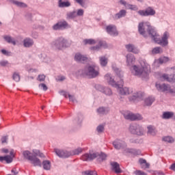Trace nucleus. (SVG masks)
<instances>
[{"label": "nucleus", "mask_w": 175, "mask_h": 175, "mask_svg": "<svg viewBox=\"0 0 175 175\" xmlns=\"http://www.w3.org/2000/svg\"><path fill=\"white\" fill-rule=\"evenodd\" d=\"M138 31L140 35H142L144 38H147L149 35L154 43H157V44H160L163 47L169 44V41L167 40L170 36L169 33L167 31L164 32L163 37L161 38L159 34L151 27V24L149 22L139 23Z\"/></svg>", "instance_id": "obj_1"}, {"label": "nucleus", "mask_w": 175, "mask_h": 175, "mask_svg": "<svg viewBox=\"0 0 175 175\" xmlns=\"http://www.w3.org/2000/svg\"><path fill=\"white\" fill-rule=\"evenodd\" d=\"M112 68L116 73V77H113L111 74H107L105 75V80L109 85H111L115 88H119L120 85H122L124 84V79H122L124 75L122 72L120 71L119 68H117V67L113 66Z\"/></svg>", "instance_id": "obj_2"}, {"label": "nucleus", "mask_w": 175, "mask_h": 175, "mask_svg": "<svg viewBox=\"0 0 175 175\" xmlns=\"http://www.w3.org/2000/svg\"><path fill=\"white\" fill-rule=\"evenodd\" d=\"M131 70L135 76H139V77L146 79V77H148L151 72V67L148 64L142 62L140 65L133 66Z\"/></svg>", "instance_id": "obj_3"}, {"label": "nucleus", "mask_w": 175, "mask_h": 175, "mask_svg": "<svg viewBox=\"0 0 175 175\" xmlns=\"http://www.w3.org/2000/svg\"><path fill=\"white\" fill-rule=\"evenodd\" d=\"M51 46L53 49L63 50V49L70 47V42L64 37H59L51 42Z\"/></svg>", "instance_id": "obj_4"}, {"label": "nucleus", "mask_w": 175, "mask_h": 175, "mask_svg": "<svg viewBox=\"0 0 175 175\" xmlns=\"http://www.w3.org/2000/svg\"><path fill=\"white\" fill-rule=\"evenodd\" d=\"M97 159L98 162L106 161L107 155L105 153L93 152V153H85L81 157L82 161H92L93 159Z\"/></svg>", "instance_id": "obj_5"}, {"label": "nucleus", "mask_w": 175, "mask_h": 175, "mask_svg": "<svg viewBox=\"0 0 175 175\" xmlns=\"http://www.w3.org/2000/svg\"><path fill=\"white\" fill-rule=\"evenodd\" d=\"M170 73L174 75L162 74L159 76V80L161 81H168V83H172V86L175 88V67L170 68L169 69Z\"/></svg>", "instance_id": "obj_6"}, {"label": "nucleus", "mask_w": 175, "mask_h": 175, "mask_svg": "<svg viewBox=\"0 0 175 175\" xmlns=\"http://www.w3.org/2000/svg\"><path fill=\"white\" fill-rule=\"evenodd\" d=\"M129 132L132 133V135H136L137 136H144L146 135L144 127L136 124L130 125Z\"/></svg>", "instance_id": "obj_7"}, {"label": "nucleus", "mask_w": 175, "mask_h": 175, "mask_svg": "<svg viewBox=\"0 0 175 175\" xmlns=\"http://www.w3.org/2000/svg\"><path fill=\"white\" fill-rule=\"evenodd\" d=\"M83 75L88 76L90 79H94L99 76V71L95 68V66H90L83 70Z\"/></svg>", "instance_id": "obj_8"}, {"label": "nucleus", "mask_w": 175, "mask_h": 175, "mask_svg": "<svg viewBox=\"0 0 175 175\" xmlns=\"http://www.w3.org/2000/svg\"><path fill=\"white\" fill-rule=\"evenodd\" d=\"M155 87L159 92H165V94H175V90L168 84L156 83Z\"/></svg>", "instance_id": "obj_9"}, {"label": "nucleus", "mask_w": 175, "mask_h": 175, "mask_svg": "<svg viewBox=\"0 0 175 175\" xmlns=\"http://www.w3.org/2000/svg\"><path fill=\"white\" fill-rule=\"evenodd\" d=\"M139 16H142V17H148L150 16H155L157 12L152 7H148L146 10H141L137 12Z\"/></svg>", "instance_id": "obj_10"}, {"label": "nucleus", "mask_w": 175, "mask_h": 175, "mask_svg": "<svg viewBox=\"0 0 175 175\" xmlns=\"http://www.w3.org/2000/svg\"><path fill=\"white\" fill-rule=\"evenodd\" d=\"M13 158H14V150L12 149L10 151V155L0 156V162L5 161L6 163H12L13 162Z\"/></svg>", "instance_id": "obj_11"}, {"label": "nucleus", "mask_w": 175, "mask_h": 175, "mask_svg": "<svg viewBox=\"0 0 175 175\" xmlns=\"http://www.w3.org/2000/svg\"><path fill=\"white\" fill-rule=\"evenodd\" d=\"M124 118L126 120H130L131 121H140L141 120H143V117H142L140 114H134L132 113H125Z\"/></svg>", "instance_id": "obj_12"}, {"label": "nucleus", "mask_w": 175, "mask_h": 175, "mask_svg": "<svg viewBox=\"0 0 175 175\" xmlns=\"http://www.w3.org/2000/svg\"><path fill=\"white\" fill-rule=\"evenodd\" d=\"M122 85H124V84L120 85L119 88H116L120 96H124V95H130V94H132V92H133V91L131 90L129 88H121L122 87Z\"/></svg>", "instance_id": "obj_13"}, {"label": "nucleus", "mask_w": 175, "mask_h": 175, "mask_svg": "<svg viewBox=\"0 0 175 175\" xmlns=\"http://www.w3.org/2000/svg\"><path fill=\"white\" fill-rule=\"evenodd\" d=\"M113 146L116 150H122L126 148V144L125 142L120 139H116L113 142Z\"/></svg>", "instance_id": "obj_14"}, {"label": "nucleus", "mask_w": 175, "mask_h": 175, "mask_svg": "<svg viewBox=\"0 0 175 175\" xmlns=\"http://www.w3.org/2000/svg\"><path fill=\"white\" fill-rule=\"evenodd\" d=\"M55 152L57 157H59V158H69L71 155L70 152L59 149H55Z\"/></svg>", "instance_id": "obj_15"}, {"label": "nucleus", "mask_w": 175, "mask_h": 175, "mask_svg": "<svg viewBox=\"0 0 175 175\" xmlns=\"http://www.w3.org/2000/svg\"><path fill=\"white\" fill-rule=\"evenodd\" d=\"M106 31L109 35L111 36H117L118 35V31H117V27L115 25H109L107 26Z\"/></svg>", "instance_id": "obj_16"}, {"label": "nucleus", "mask_w": 175, "mask_h": 175, "mask_svg": "<svg viewBox=\"0 0 175 175\" xmlns=\"http://www.w3.org/2000/svg\"><path fill=\"white\" fill-rule=\"evenodd\" d=\"M97 88L100 92H103V94H105V95H107V96H111V95H113V91H111V89L109 88L98 85Z\"/></svg>", "instance_id": "obj_17"}, {"label": "nucleus", "mask_w": 175, "mask_h": 175, "mask_svg": "<svg viewBox=\"0 0 175 175\" xmlns=\"http://www.w3.org/2000/svg\"><path fill=\"white\" fill-rule=\"evenodd\" d=\"M75 60L77 61V62H87L88 61V57L85 55H82L81 53H76L75 55Z\"/></svg>", "instance_id": "obj_18"}, {"label": "nucleus", "mask_w": 175, "mask_h": 175, "mask_svg": "<svg viewBox=\"0 0 175 175\" xmlns=\"http://www.w3.org/2000/svg\"><path fill=\"white\" fill-rule=\"evenodd\" d=\"M125 47L129 53H133L134 54H139L140 53V51L132 44H126Z\"/></svg>", "instance_id": "obj_19"}, {"label": "nucleus", "mask_w": 175, "mask_h": 175, "mask_svg": "<svg viewBox=\"0 0 175 175\" xmlns=\"http://www.w3.org/2000/svg\"><path fill=\"white\" fill-rule=\"evenodd\" d=\"M132 96H131L129 97V100H136V99H137L138 100H139L140 99H142V98H143V93L141 92H131Z\"/></svg>", "instance_id": "obj_20"}, {"label": "nucleus", "mask_w": 175, "mask_h": 175, "mask_svg": "<svg viewBox=\"0 0 175 175\" xmlns=\"http://www.w3.org/2000/svg\"><path fill=\"white\" fill-rule=\"evenodd\" d=\"M136 58L132 53H129L126 55V64L128 66H132L135 64Z\"/></svg>", "instance_id": "obj_21"}, {"label": "nucleus", "mask_w": 175, "mask_h": 175, "mask_svg": "<svg viewBox=\"0 0 175 175\" xmlns=\"http://www.w3.org/2000/svg\"><path fill=\"white\" fill-rule=\"evenodd\" d=\"M147 129V133L150 135V136H156V135L158 133V131H157V129L154 126H148Z\"/></svg>", "instance_id": "obj_22"}, {"label": "nucleus", "mask_w": 175, "mask_h": 175, "mask_svg": "<svg viewBox=\"0 0 175 175\" xmlns=\"http://www.w3.org/2000/svg\"><path fill=\"white\" fill-rule=\"evenodd\" d=\"M30 163L33 165V166H40L42 167V161L40 159L36 157V156H33L32 159L30 160Z\"/></svg>", "instance_id": "obj_23"}, {"label": "nucleus", "mask_w": 175, "mask_h": 175, "mask_svg": "<svg viewBox=\"0 0 175 175\" xmlns=\"http://www.w3.org/2000/svg\"><path fill=\"white\" fill-rule=\"evenodd\" d=\"M23 156L25 159H27V161H31L32 158H33V154H32L29 150H24L23 152Z\"/></svg>", "instance_id": "obj_24"}, {"label": "nucleus", "mask_w": 175, "mask_h": 175, "mask_svg": "<svg viewBox=\"0 0 175 175\" xmlns=\"http://www.w3.org/2000/svg\"><path fill=\"white\" fill-rule=\"evenodd\" d=\"M166 62H169V57H161L154 61V65H157V64L162 65V64H166Z\"/></svg>", "instance_id": "obj_25"}, {"label": "nucleus", "mask_w": 175, "mask_h": 175, "mask_svg": "<svg viewBox=\"0 0 175 175\" xmlns=\"http://www.w3.org/2000/svg\"><path fill=\"white\" fill-rule=\"evenodd\" d=\"M139 163L141 165L142 169H148L150 167V163H147L146 159H139Z\"/></svg>", "instance_id": "obj_26"}, {"label": "nucleus", "mask_w": 175, "mask_h": 175, "mask_svg": "<svg viewBox=\"0 0 175 175\" xmlns=\"http://www.w3.org/2000/svg\"><path fill=\"white\" fill-rule=\"evenodd\" d=\"M111 165L112 166L113 170H114L116 173H121L122 171L120 168V164H118V163L113 162L111 163Z\"/></svg>", "instance_id": "obj_27"}, {"label": "nucleus", "mask_w": 175, "mask_h": 175, "mask_svg": "<svg viewBox=\"0 0 175 175\" xmlns=\"http://www.w3.org/2000/svg\"><path fill=\"white\" fill-rule=\"evenodd\" d=\"M23 46L25 47H31L33 46V40L31 38H26L23 41Z\"/></svg>", "instance_id": "obj_28"}, {"label": "nucleus", "mask_w": 175, "mask_h": 175, "mask_svg": "<svg viewBox=\"0 0 175 175\" xmlns=\"http://www.w3.org/2000/svg\"><path fill=\"white\" fill-rule=\"evenodd\" d=\"M12 3L18 6V8H28V5L25 3L20 2L16 0H11Z\"/></svg>", "instance_id": "obj_29"}, {"label": "nucleus", "mask_w": 175, "mask_h": 175, "mask_svg": "<svg viewBox=\"0 0 175 175\" xmlns=\"http://www.w3.org/2000/svg\"><path fill=\"white\" fill-rule=\"evenodd\" d=\"M60 94H62L64 96H65V98H69L70 102H73V103L77 102L76 98H75L74 96H72L64 91L60 92Z\"/></svg>", "instance_id": "obj_30"}, {"label": "nucleus", "mask_w": 175, "mask_h": 175, "mask_svg": "<svg viewBox=\"0 0 175 175\" xmlns=\"http://www.w3.org/2000/svg\"><path fill=\"white\" fill-rule=\"evenodd\" d=\"M70 2L66 1H63L62 0H59L58 1V6L59 8H69L70 6Z\"/></svg>", "instance_id": "obj_31"}, {"label": "nucleus", "mask_w": 175, "mask_h": 175, "mask_svg": "<svg viewBox=\"0 0 175 175\" xmlns=\"http://www.w3.org/2000/svg\"><path fill=\"white\" fill-rule=\"evenodd\" d=\"M100 64L102 66H107V62H109V59L106 56H100L99 57Z\"/></svg>", "instance_id": "obj_32"}, {"label": "nucleus", "mask_w": 175, "mask_h": 175, "mask_svg": "<svg viewBox=\"0 0 175 175\" xmlns=\"http://www.w3.org/2000/svg\"><path fill=\"white\" fill-rule=\"evenodd\" d=\"M3 39L8 43H11L12 44H13V46H16V40H14V38L10 37V36H4Z\"/></svg>", "instance_id": "obj_33"}, {"label": "nucleus", "mask_w": 175, "mask_h": 175, "mask_svg": "<svg viewBox=\"0 0 175 175\" xmlns=\"http://www.w3.org/2000/svg\"><path fill=\"white\" fill-rule=\"evenodd\" d=\"M174 116V112H170V111H167L164 112L163 113V118L164 120H170V118H172Z\"/></svg>", "instance_id": "obj_34"}, {"label": "nucleus", "mask_w": 175, "mask_h": 175, "mask_svg": "<svg viewBox=\"0 0 175 175\" xmlns=\"http://www.w3.org/2000/svg\"><path fill=\"white\" fill-rule=\"evenodd\" d=\"M126 14V11L124 10H122L118 14H115L114 18L115 20H118V18L125 17Z\"/></svg>", "instance_id": "obj_35"}, {"label": "nucleus", "mask_w": 175, "mask_h": 175, "mask_svg": "<svg viewBox=\"0 0 175 175\" xmlns=\"http://www.w3.org/2000/svg\"><path fill=\"white\" fill-rule=\"evenodd\" d=\"M109 111V108H106L103 107H100L98 109H97V113L98 114H100V115L107 114Z\"/></svg>", "instance_id": "obj_36"}, {"label": "nucleus", "mask_w": 175, "mask_h": 175, "mask_svg": "<svg viewBox=\"0 0 175 175\" xmlns=\"http://www.w3.org/2000/svg\"><path fill=\"white\" fill-rule=\"evenodd\" d=\"M76 17H77L76 15V11L68 12L66 13L67 20H73V18H76Z\"/></svg>", "instance_id": "obj_37"}, {"label": "nucleus", "mask_w": 175, "mask_h": 175, "mask_svg": "<svg viewBox=\"0 0 175 175\" xmlns=\"http://www.w3.org/2000/svg\"><path fill=\"white\" fill-rule=\"evenodd\" d=\"M42 166L44 170H50L51 169V163L49 160H45L42 162Z\"/></svg>", "instance_id": "obj_38"}, {"label": "nucleus", "mask_w": 175, "mask_h": 175, "mask_svg": "<svg viewBox=\"0 0 175 175\" xmlns=\"http://www.w3.org/2000/svg\"><path fill=\"white\" fill-rule=\"evenodd\" d=\"M154 100H155V98L153 97H148L144 100L145 105L146 106H151L154 103Z\"/></svg>", "instance_id": "obj_39"}, {"label": "nucleus", "mask_w": 175, "mask_h": 175, "mask_svg": "<svg viewBox=\"0 0 175 175\" xmlns=\"http://www.w3.org/2000/svg\"><path fill=\"white\" fill-rule=\"evenodd\" d=\"M70 152V157H72V155H79V154H81L83 152V148H78L71 152Z\"/></svg>", "instance_id": "obj_40"}, {"label": "nucleus", "mask_w": 175, "mask_h": 175, "mask_svg": "<svg viewBox=\"0 0 175 175\" xmlns=\"http://www.w3.org/2000/svg\"><path fill=\"white\" fill-rule=\"evenodd\" d=\"M163 50L161 47H154L152 50V54H162Z\"/></svg>", "instance_id": "obj_41"}, {"label": "nucleus", "mask_w": 175, "mask_h": 175, "mask_svg": "<svg viewBox=\"0 0 175 175\" xmlns=\"http://www.w3.org/2000/svg\"><path fill=\"white\" fill-rule=\"evenodd\" d=\"M163 141L167 143H174V138L171 136H165L163 137Z\"/></svg>", "instance_id": "obj_42"}, {"label": "nucleus", "mask_w": 175, "mask_h": 175, "mask_svg": "<svg viewBox=\"0 0 175 175\" xmlns=\"http://www.w3.org/2000/svg\"><path fill=\"white\" fill-rule=\"evenodd\" d=\"M59 24L61 29H65L66 28L69 27V25L67 21H61L59 22Z\"/></svg>", "instance_id": "obj_43"}, {"label": "nucleus", "mask_w": 175, "mask_h": 175, "mask_svg": "<svg viewBox=\"0 0 175 175\" xmlns=\"http://www.w3.org/2000/svg\"><path fill=\"white\" fill-rule=\"evenodd\" d=\"M105 131V126L103 124H100L96 128V131L98 133H103V132Z\"/></svg>", "instance_id": "obj_44"}, {"label": "nucleus", "mask_w": 175, "mask_h": 175, "mask_svg": "<svg viewBox=\"0 0 175 175\" xmlns=\"http://www.w3.org/2000/svg\"><path fill=\"white\" fill-rule=\"evenodd\" d=\"M83 42L85 44H95V43H96L94 39L84 40Z\"/></svg>", "instance_id": "obj_45"}, {"label": "nucleus", "mask_w": 175, "mask_h": 175, "mask_svg": "<svg viewBox=\"0 0 175 175\" xmlns=\"http://www.w3.org/2000/svg\"><path fill=\"white\" fill-rule=\"evenodd\" d=\"M76 16H77H77L81 17V16H84V10L79 9L77 10V12H76Z\"/></svg>", "instance_id": "obj_46"}, {"label": "nucleus", "mask_w": 175, "mask_h": 175, "mask_svg": "<svg viewBox=\"0 0 175 175\" xmlns=\"http://www.w3.org/2000/svg\"><path fill=\"white\" fill-rule=\"evenodd\" d=\"M77 3H79L81 5L82 8H87L85 5V0H75Z\"/></svg>", "instance_id": "obj_47"}, {"label": "nucleus", "mask_w": 175, "mask_h": 175, "mask_svg": "<svg viewBox=\"0 0 175 175\" xmlns=\"http://www.w3.org/2000/svg\"><path fill=\"white\" fill-rule=\"evenodd\" d=\"M126 8L127 9H131V10H137V6L131 4H126Z\"/></svg>", "instance_id": "obj_48"}, {"label": "nucleus", "mask_w": 175, "mask_h": 175, "mask_svg": "<svg viewBox=\"0 0 175 175\" xmlns=\"http://www.w3.org/2000/svg\"><path fill=\"white\" fill-rule=\"evenodd\" d=\"M100 47H103V42L102 41H100L98 42V46H96L92 48V50H99Z\"/></svg>", "instance_id": "obj_49"}, {"label": "nucleus", "mask_w": 175, "mask_h": 175, "mask_svg": "<svg viewBox=\"0 0 175 175\" xmlns=\"http://www.w3.org/2000/svg\"><path fill=\"white\" fill-rule=\"evenodd\" d=\"M38 87L40 90H43V91H47V90H49V88H47V85L44 83H40Z\"/></svg>", "instance_id": "obj_50"}, {"label": "nucleus", "mask_w": 175, "mask_h": 175, "mask_svg": "<svg viewBox=\"0 0 175 175\" xmlns=\"http://www.w3.org/2000/svg\"><path fill=\"white\" fill-rule=\"evenodd\" d=\"M38 81H44L46 80V75H40L38 77Z\"/></svg>", "instance_id": "obj_51"}, {"label": "nucleus", "mask_w": 175, "mask_h": 175, "mask_svg": "<svg viewBox=\"0 0 175 175\" xmlns=\"http://www.w3.org/2000/svg\"><path fill=\"white\" fill-rule=\"evenodd\" d=\"M8 136L1 137V144H8Z\"/></svg>", "instance_id": "obj_52"}, {"label": "nucleus", "mask_w": 175, "mask_h": 175, "mask_svg": "<svg viewBox=\"0 0 175 175\" xmlns=\"http://www.w3.org/2000/svg\"><path fill=\"white\" fill-rule=\"evenodd\" d=\"M53 29H54V31H58V29H61V27L59 26V22L53 26Z\"/></svg>", "instance_id": "obj_53"}, {"label": "nucleus", "mask_w": 175, "mask_h": 175, "mask_svg": "<svg viewBox=\"0 0 175 175\" xmlns=\"http://www.w3.org/2000/svg\"><path fill=\"white\" fill-rule=\"evenodd\" d=\"M85 175H98V174L95 171H85Z\"/></svg>", "instance_id": "obj_54"}, {"label": "nucleus", "mask_w": 175, "mask_h": 175, "mask_svg": "<svg viewBox=\"0 0 175 175\" xmlns=\"http://www.w3.org/2000/svg\"><path fill=\"white\" fill-rule=\"evenodd\" d=\"M13 79L15 81H18L20 80V75H18L17 73H14V75H13Z\"/></svg>", "instance_id": "obj_55"}, {"label": "nucleus", "mask_w": 175, "mask_h": 175, "mask_svg": "<svg viewBox=\"0 0 175 175\" xmlns=\"http://www.w3.org/2000/svg\"><path fill=\"white\" fill-rule=\"evenodd\" d=\"M134 174L135 175H147V174L140 170H136L135 172H134Z\"/></svg>", "instance_id": "obj_56"}, {"label": "nucleus", "mask_w": 175, "mask_h": 175, "mask_svg": "<svg viewBox=\"0 0 175 175\" xmlns=\"http://www.w3.org/2000/svg\"><path fill=\"white\" fill-rule=\"evenodd\" d=\"M129 152H134V154H136V155H140V150H129Z\"/></svg>", "instance_id": "obj_57"}, {"label": "nucleus", "mask_w": 175, "mask_h": 175, "mask_svg": "<svg viewBox=\"0 0 175 175\" xmlns=\"http://www.w3.org/2000/svg\"><path fill=\"white\" fill-rule=\"evenodd\" d=\"M39 152H40L39 150L36 149L33 150V153H32L33 154V157H38V155H39Z\"/></svg>", "instance_id": "obj_58"}, {"label": "nucleus", "mask_w": 175, "mask_h": 175, "mask_svg": "<svg viewBox=\"0 0 175 175\" xmlns=\"http://www.w3.org/2000/svg\"><path fill=\"white\" fill-rule=\"evenodd\" d=\"M1 152L3 154H9V150L8 149H6V148H2L1 150Z\"/></svg>", "instance_id": "obj_59"}, {"label": "nucleus", "mask_w": 175, "mask_h": 175, "mask_svg": "<svg viewBox=\"0 0 175 175\" xmlns=\"http://www.w3.org/2000/svg\"><path fill=\"white\" fill-rule=\"evenodd\" d=\"M1 66H6L8 65V61L0 62Z\"/></svg>", "instance_id": "obj_60"}, {"label": "nucleus", "mask_w": 175, "mask_h": 175, "mask_svg": "<svg viewBox=\"0 0 175 175\" xmlns=\"http://www.w3.org/2000/svg\"><path fill=\"white\" fill-rule=\"evenodd\" d=\"M120 3H121L122 5H124V6H126V1H124V0H120Z\"/></svg>", "instance_id": "obj_61"}, {"label": "nucleus", "mask_w": 175, "mask_h": 175, "mask_svg": "<svg viewBox=\"0 0 175 175\" xmlns=\"http://www.w3.org/2000/svg\"><path fill=\"white\" fill-rule=\"evenodd\" d=\"M26 18H31L32 17V14H27L26 16H25Z\"/></svg>", "instance_id": "obj_62"}, {"label": "nucleus", "mask_w": 175, "mask_h": 175, "mask_svg": "<svg viewBox=\"0 0 175 175\" xmlns=\"http://www.w3.org/2000/svg\"><path fill=\"white\" fill-rule=\"evenodd\" d=\"M2 54H4V55H8V51L5 49L1 50Z\"/></svg>", "instance_id": "obj_63"}, {"label": "nucleus", "mask_w": 175, "mask_h": 175, "mask_svg": "<svg viewBox=\"0 0 175 175\" xmlns=\"http://www.w3.org/2000/svg\"><path fill=\"white\" fill-rule=\"evenodd\" d=\"M38 157H40V158H43V157H44V154H43V153H40V152H39Z\"/></svg>", "instance_id": "obj_64"}]
</instances>
